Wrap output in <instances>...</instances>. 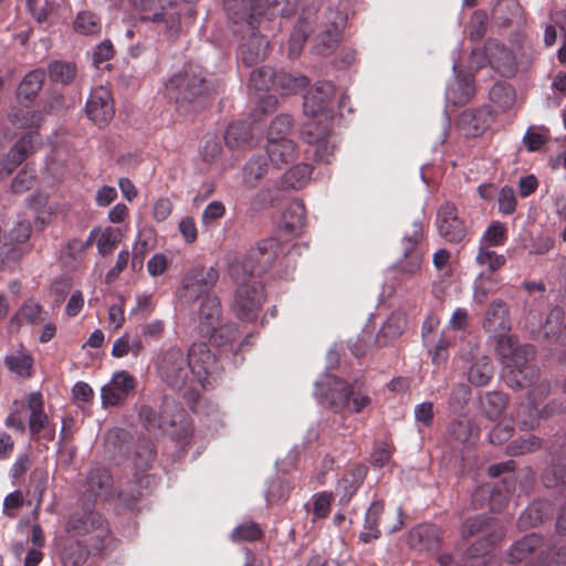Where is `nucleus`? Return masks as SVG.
<instances>
[{
  "instance_id": "nucleus-1",
  "label": "nucleus",
  "mask_w": 566,
  "mask_h": 566,
  "mask_svg": "<svg viewBox=\"0 0 566 566\" xmlns=\"http://www.w3.org/2000/svg\"><path fill=\"white\" fill-rule=\"evenodd\" d=\"M280 251L279 240L270 238L259 242L243 260L230 264L229 275L238 285L232 310L240 319L252 321L258 316L264 296L256 276L272 265Z\"/></svg>"
},
{
  "instance_id": "nucleus-2",
  "label": "nucleus",
  "mask_w": 566,
  "mask_h": 566,
  "mask_svg": "<svg viewBox=\"0 0 566 566\" xmlns=\"http://www.w3.org/2000/svg\"><path fill=\"white\" fill-rule=\"evenodd\" d=\"M492 338L497 355L504 360L502 377L507 386L515 389L533 386L538 378L537 369L531 364L535 356L534 346H517L516 339L507 334Z\"/></svg>"
},
{
  "instance_id": "nucleus-3",
  "label": "nucleus",
  "mask_w": 566,
  "mask_h": 566,
  "mask_svg": "<svg viewBox=\"0 0 566 566\" xmlns=\"http://www.w3.org/2000/svg\"><path fill=\"white\" fill-rule=\"evenodd\" d=\"M314 396L321 405L334 411L360 412L370 402L368 396L354 395L352 387L346 381L331 374L323 375L316 381Z\"/></svg>"
},
{
  "instance_id": "nucleus-4",
  "label": "nucleus",
  "mask_w": 566,
  "mask_h": 566,
  "mask_svg": "<svg viewBox=\"0 0 566 566\" xmlns=\"http://www.w3.org/2000/svg\"><path fill=\"white\" fill-rule=\"evenodd\" d=\"M207 92L205 71L199 65H187L174 74L165 86V93L177 106L191 104L197 97Z\"/></svg>"
},
{
  "instance_id": "nucleus-5",
  "label": "nucleus",
  "mask_w": 566,
  "mask_h": 566,
  "mask_svg": "<svg viewBox=\"0 0 566 566\" xmlns=\"http://www.w3.org/2000/svg\"><path fill=\"white\" fill-rule=\"evenodd\" d=\"M461 535L463 538L480 536V539L468 548L469 557L475 558L488 554L504 537V527L492 517L478 515L462 523Z\"/></svg>"
},
{
  "instance_id": "nucleus-6",
  "label": "nucleus",
  "mask_w": 566,
  "mask_h": 566,
  "mask_svg": "<svg viewBox=\"0 0 566 566\" xmlns=\"http://www.w3.org/2000/svg\"><path fill=\"white\" fill-rule=\"evenodd\" d=\"M159 378L172 389L185 387L195 389L191 380L190 363L187 354L178 347H170L163 352L156 361Z\"/></svg>"
},
{
  "instance_id": "nucleus-7",
  "label": "nucleus",
  "mask_w": 566,
  "mask_h": 566,
  "mask_svg": "<svg viewBox=\"0 0 566 566\" xmlns=\"http://www.w3.org/2000/svg\"><path fill=\"white\" fill-rule=\"evenodd\" d=\"M333 114L324 117H312L304 125L302 136L306 144L313 147L316 160L329 164L336 148L332 136Z\"/></svg>"
},
{
  "instance_id": "nucleus-8",
  "label": "nucleus",
  "mask_w": 566,
  "mask_h": 566,
  "mask_svg": "<svg viewBox=\"0 0 566 566\" xmlns=\"http://www.w3.org/2000/svg\"><path fill=\"white\" fill-rule=\"evenodd\" d=\"M200 333L210 335L216 345H222L232 340L234 326H221V306L218 296L208 294L201 301L199 310Z\"/></svg>"
},
{
  "instance_id": "nucleus-9",
  "label": "nucleus",
  "mask_w": 566,
  "mask_h": 566,
  "mask_svg": "<svg viewBox=\"0 0 566 566\" xmlns=\"http://www.w3.org/2000/svg\"><path fill=\"white\" fill-rule=\"evenodd\" d=\"M219 280V272L213 266L196 264L184 275L180 297L185 302H193L207 296Z\"/></svg>"
},
{
  "instance_id": "nucleus-10",
  "label": "nucleus",
  "mask_w": 566,
  "mask_h": 566,
  "mask_svg": "<svg viewBox=\"0 0 566 566\" xmlns=\"http://www.w3.org/2000/svg\"><path fill=\"white\" fill-rule=\"evenodd\" d=\"M192 385L206 388L219 371L216 355L206 343H193L188 353Z\"/></svg>"
},
{
  "instance_id": "nucleus-11",
  "label": "nucleus",
  "mask_w": 566,
  "mask_h": 566,
  "mask_svg": "<svg viewBox=\"0 0 566 566\" xmlns=\"http://www.w3.org/2000/svg\"><path fill=\"white\" fill-rule=\"evenodd\" d=\"M308 80L305 76L292 77L287 74H276L270 66H262L253 70L250 74L249 85L258 92L269 91L271 87L280 85L287 92H296L307 85Z\"/></svg>"
},
{
  "instance_id": "nucleus-12",
  "label": "nucleus",
  "mask_w": 566,
  "mask_h": 566,
  "mask_svg": "<svg viewBox=\"0 0 566 566\" xmlns=\"http://www.w3.org/2000/svg\"><path fill=\"white\" fill-rule=\"evenodd\" d=\"M436 223L439 234L448 242L459 243L467 235V227L452 202H444L440 206Z\"/></svg>"
},
{
  "instance_id": "nucleus-13",
  "label": "nucleus",
  "mask_w": 566,
  "mask_h": 566,
  "mask_svg": "<svg viewBox=\"0 0 566 566\" xmlns=\"http://www.w3.org/2000/svg\"><path fill=\"white\" fill-rule=\"evenodd\" d=\"M334 97V85L331 82H319L304 96V112L310 117H324L333 114L329 104Z\"/></svg>"
},
{
  "instance_id": "nucleus-14",
  "label": "nucleus",
  "mask_w": 566,
  "mask_h": 566,
  "mask_svg": "<svg viewBox=\"0 0 566 566\" xmlns=\"http://www.w3.org/2000/svg\"><path fill=\"white\" fill-rule=\"evenodd\" d=\"M135 388V378L126 370L117 371L111 381L101 390L104 407L117 406L123 402Z\"/></svg>"
},
{
  "instance_id": "nucleus-15",
  "label": "nucleus",
  "mask_w": 566,
  "mask_h": 566,
  "mask_svg": "<svg viewBox=\"0 0 566 566\" xmlns=\"http://www.w3.org/2000/svg\"><path fill=\"white\" fill-rule=\"evenodd\" d=\"M86 114L97 125L109 122L114 115L111 92L103 86L94 88L86 102Z\"/></svg>"
},
{
  "instance_id": "nucleus-16",
  "label": "nucleus",
  "mask_w": 566,
  "mask_h": 566,
  "mask_svg": "<svg viewBox=\"0 0 566 566\" xmlns=\"http://www.w3.org/2000/svg\"><path fill=\"white\" fill-rule=\"evenodd\" d=\"M275 2L277 0H224V8L233 22H247L252 25L254 17L261 14L266 6Z\"/></svg>"
},
{
  "instance_id": "nucleus-17",
  "label": "nucleus",
  "mask_w": 566,
  "mask_h": 566,
  "mask_svg": "<svg viewBox=\"0 0 566 566\" xmlns=\"http://www.w3.org/2000/svg\"><path fill=\"white\" fill-rule=\"evenodd\" d=\"M28 408L30 410L29 430L32 437L44 431L43 438L52 441L55 437L54 429H49V418L44 412V401L40 392H31L28 398Z\"/></svg>"
},
{
  "instance_id": "nucleus-18",
  "label": "nucleus",
  "mask_w": 566,
  "mask_h": 566,
  "mask_svg": "<svg viewBox=\"0 0 566 566\" xmlns=\"http://www.w3.org/2000/svg\"><path fill=\"white\" fill-rule=\"evenodd\" d=\"M483 328L491 337L503 336L511 329L509 308L502 300H494L489 305L483 321Z\"/></svg>"
},
{
  "instance_id": "nucleus-19",
  "label": "nucleus",
  "mask_w": 566,
  "mask_h": 566,
  "mask_svg": "<svg viewBox=\"0 0 566 566\" xmlns=\"http://www.w3.org/2000/svg\"><path fill=\"white\" fill-rule=\"evenodd\" d=\"M266 158L275 169L282 168L296 159L297 146L290 138L269 139L265 144Z\"/></svg>"
},
{
  "instance_id": "nucleus-20",
  "label": "nucleus",
  "mask_w": 566,
  "mask_h": 566,
  "mask_svg": "<svg viewBox=\"0 0 566 566\" xmlns=\"http://www.w3.org/2000/svg\"><path fill=\"white\" fill-rule=\"evenodd\" d=\"M442 542V531L437 525L423 524L412 528L409 543L419 549L437 552Z\"/></svg>"
},
{
  "instance_id": "nucleus-21",
  "label": "nucleus",
  "mask_w": 566,
  "mask_h": 566,
  "mask_svg": "<svg viewBox=\"0 0 566 566\" xmlns=\"http://www.w3.org/2000/svg\"><path fill=\"white\" fill-rule=\"evenodd\" d=\"M367 474V468L364 465H354L347 470L336 485V494L340 503H348L352 496L361 485Z\"/></svg>"
},
{
  "instance_id": "nucleus-22",
  "label": "nucleus",
  "mask_w": 566,
  "mask_h": 566,
  "mask_svg": "<svg viewBox=\"0 0 566 566\" xmlns=\"http://www.w3.org/2000/svg\"><path fill=\"white\" fill-rule=\"evenodd\" d=\"M46 312L33 300H27L10 319V328L18 331L21 325H36L45 322Z\"/></svg>"
},
{
  "instance_id": "nucleus-23",
  "label": "nucleus",
  "mask_w": 566,
  "mask_h": 566,
  "mask_svg": "<svg viewBox=\"0 0 566 566\" xmlns=\"http://www.w3.org/2000/svg\"><path fill=\"white\" fill-rule=\"evenodd\" d=\"M474 95V83L472 75H458L446 92L447 99L453 105H464Z\"/></svg>"
},
{
  "instance_id": "nucleus-24",
  "label": "nucleus",
  "mask_w": 566,
  "mask_h": 566,
  "mask_svg": "<svg viewBox=\"0 0 566 566\" xmlns=\"http://www.w3.org/2000/svg\"><path fill=\"white\" fill-rule=\"evenodd\" d=\"M90 523L93 528V533L87 539V546L94 553H102L109 548L113 537L109 534L107 525L104 524L102 516L99 514H93L90 517Z\"/></svg>"
},
{
  "instance_id": "nucleus-25",
  "label": "nucleus",
  "mask_w": 566,
  "mask_h": 566,
  "mask_svg": "<svg viewBox=\"0 0 566 566\" xmlns=\"http://www.w3.org/2000/svg\"><path fill=\"white\" fill-rule=\"evenodd\" d=\"M542 546L543 538L541 536L534 533L528 534L512 545L507 554V562L510 564H518Z\"/></svg>"
},
{
  "instance_id": "nucleus-26",
  "label": "nucleus",
  "mask_w": 566,
  "mask_h": 566,
  "mask_svg": "<svg viewBox=\"0 0 566 566\" xmlns=\"http://www.w3.org/2000/svg\"><path fill=\"white\" fill-rule=\"evenodd\" d=\"M268 44L269 42L263 35L253 32L249 40L240 46L242 62L251 66L263 60Z\"/></svg>"
},
{
  "instance_id": "nucleus-27",
  "label": "nucleus",
  "mask_w": 566,
  "mask_h": 566,
  "mask_svg": "<svg viewBox=\"0 0 566 566\" xmlns=\"http://www.w3.org/2000/svg\"><path fill=\"white\" fill-rule=\"evenodd\" d=\"M384 513V504L380 501H375L368 507L364 528L359 534V539L364 543H369L373 539H377L380 536L379 520Z\"/></svg>"
},
{
  "instance_id": "nucleus-28",
  "label": "nucleus",
  "mask_w": 566,
  "mask_h": 566,
  "mask_svg": "<svg viewBox=\"0 0 566 566\" xmlns=\"http://www.w3.org/2000/svg\"><path fill=\"white\" fill-rule=\"evenodd\" d=\"M522 17V8L517 0H500L492 9V19L500 27L511 25Z\"/></svg>"
},
{
  "instance_id": "nucleus-29",
  "label": "nucleus",
  "mask_w": 566,
  "mask_h": 566,
  "mask_svg": "<svg viewBox=\"0 0 566 566\" xmlns=\"http://www.w3.org/2000/svg\"><path fill=\"white\" fill-rule=\"evenodd\" d=\"M168 411V406H165L161 413L158 416L157 412L148 406H143L139 410V418L144 424V427L148 431H154L156 429L161 431H167L168 429L175 427L176 420L172 417H166L165 413Z\"/></svg>"
},
{
  "instance_id": "nucleus-30",
  "label": "nucleus",
  "mask_w": 566,
  "mask_h": 566,
  "mask_svg": "<svg viewBox=\"0 0 566 566\" xmlns=\"http://www.w3.org/2000/svg\"><path fill=\"white\" fill-rule=\"evenodd\" d=\"M265 156L252 157L243 168V182L249 188H255L268 175L270 166Z\"/></svg>"
},
{
  "instance_id": "nucleus-31",
  "label": "nucleus",
  "mask_w": 566,
  "mask_h": 566,
  "mask_svg": "<svg viewBox=\"0 0 566 566\" xmlns=\"http://www.w3.org/2000/svg\"><path fill=\"white\" fill-rule=\"evenodd\" d=\"M252 128L245 122L232 123L224 133L226 145L231 149L242 148L252 140Z\"/></svg>"
},
{
  "instance_id": "nucleus-32",
  "label": "nucleus",
  "mask_w": 566,
  "mask_h": 566,
  "mask_svg": "<svg viewBox=\"0 0 566 566\" xmlns=\"http://www.w3.org/2000/svg\"><path fill=\"white\" fill-rule=\"evenodd\" d=\"M494 374V367L491 359L485 356H479L468 370V380L474 386H485L490 382Z\"/></svg>"
},
{
  "instance_id": "nucleus-33",
  "label": "nucleus",
  "mask_w": 566,
  "mask_h": 566,
  "mask_svg": "<svg viewBox=\"0 0 566 566\" xmlns=\"http://www.w3.org/2000/svg\"><path fill=\"white\" fill-rule=\"evenodd\" d=\"M33 151L34 144L32 135H27L19 139L8 153L6 164L8 172H11Z\"/></svg>"
},
{
  "instance_id": "nucleus-34",
  "label": "nucleus",
  "mask_w": 566,
  "mask_h": 566,
  "mask_svg": "<svg viewBox=\"0 0 566 566\" xmlns=\"http://www.w3.org/2000/svg\"><path fill=\"white\" fill-rule=\"evenodd\" d=\"M112 484V476L106 469L96 468L87 475V491L95 497H106Z\"/></svg>"
},
{
  "instance_id": "nucleus-35",
  "label": "nucleus",
  "mask_w": 566,
  "mask_h": 566,
  "mask_svg": "<svg viewBox=\"0 0 566 566\" xmlns=\"http://www.w3.org/2000/svg\"><path fill=\"white\" fill-rule=\"evenodd\" d=\"M499 285V276L492 273L481 272L473 283V300L482 304L489 295L496 292Z\"/></svg>"
},
{
  "instance_id": "nucleus-36",
  "label": "nucleus",
  "mask_w": 566,
  "mask_h": 566,
  "mask_svg": "<svg viewBox=\"0 0 566 566\" xmlns=\"http://www.w3.org/2000/svg\"><path fill=\"white\" fill-rule=\"evenodd\" d=\"M405 329V318L402 315L394 313L382 324L377 335V340L380 346H385L388 343L398 338Z\"/></svg>"
},
{
  "instance_id": "nucleus-37",
  "label": "nucleus",
  "mask_w": 566,
  "mask_h": 566,
  "mask_svg": "<svg viewBox=\"0 0 566 566\" xmlns=\"http://www.w3.org/2000/svg\"><path fill=\"white\" fill-rule=\"evenodd\" d=\"M282 220L289 231H297L303 228L306 220V211L303 202L292 201L283 212Z\"/></svg>"
},
{
  "instance_id": "nucleus-38",
  "label": "nucleus",
  "mask_w": 566,
  "mask_h": 566,
  "mask_svg": "<svg viewBox=\"0 0 566 566\" xmlns=\"http://www.w3.org/2000/svg\"><path fill=\"white\" fill-rule=\"evenodd\" d=\"M475 262L479 266H483L486 271L484 273L495 274L506 263L503 254H499L486 245H480L475 255Z\"/></svg>"
},
{
  "instance_id": "nucleus-39",
  "label": "nucleus",
  "mask_w": 566,
  "mask_h": 566,
  "mask_svg": "<svg viewBox=\"0 0 566 566\" xmlns=\"http://www.w3.org/2000/svg\"><path fill=\"white\" fill-rule=\"evenodd\" d=\"M506 403L505 395L497 391L486 392L484 397L481 398V408L490 420L499 419Z\"/></svg>"
},
{
  "instance_id": "nucleus-40",
  "label": "nucleus",
  "mask_w": 566,
  "mask_h": 566,
  "mask_svg": "<svg viewBox=\"0 0 566 566\" xmlns=\"http://www.w3.org/2000/svg\"><path fill=\"white\" fill-rule=\"evenodd\" d=\"M312 166L308 164H298L290 168L283 176V185L287 188L300 189L311 179Z\"/></svg>"
},
{
  "instance_id": "nucleus-41",
  "label": "nucleus",
  "mask_w": 566,
  "mask_h": 566,
  "mask_svg": "<svg viewBox=\"0 0 566 566\" xmlns=\"http://www.w3.org/2000/svg\"><path fill=\"white\" fill-rule=\"evenodd\" d=\"M90 552L80 542L67 543L60 556L62 566H81L83 565Z\"/></svg>"
},
{
  "instance_id": "nucleus-42",
  "label": "nucleus",
  "mask_w": 566,
  "mask_h": 566,
  "mask_svg": "<svg viewBox=\"0 0 566 566\" xmlns=\"http://www.w3.org/2000/svg\"><path fill=\"white\" fill-rule=\"evenodd\" d=\"M74 30L84 35H94L102 29L101 19L91 11L78 12L74 20Z\"/></svg>"
},
{
  "instance_id": "nucleus-43",
  "label": "nucleus",
  "mask_w": 566,
  "mask_h": 566,
  "mask_svg": "<svg viewBox=\"0 0 566 566\" xmlns=\"http://www.w3.org/2000/svg\"><path fill=\"white\" fill-rule=\"evenodd\" d=\"M339 39L340 33L336 27L327 29L317 35L313 50L319 55H328L336 49Z\"/></svg>"
},
{
  "instance_id": "nucleus-44",
  "label": "nucleus",
  "mask_w": 566,
  "mask_h": 566,
  "mask_svg": "<svg viewBox=\"0 0 566 566\" xmlns=\"http://www.w3.org/2000/svg\"><path fill=\"white\" fill-rule=\"evenodd\" d=\"M45 78V73L43 70L38 69L28 73L19 86V94L24 96L25 98H30L36 95L42 88L43 82Z\"/></svg>"
},
{
  "instance_id": "nucleus-45",
  "label": "nucleus",
  "mask_w": 566,
  "mask_h": 566,
  "mask_svg": "<svg viewBox=\"0 0 566 566\" xmlns=\"http://www.w3.org/2000/svg\"><path fill=\"white\" fill-rule=\"evenodd\" d=\"M6 366L19 376L29 377L33 365L31 355L25 353L12 354L6 357Z\"/></svg>"
},
{
  "instance_id": "nucleus-46",
  "label": "nucleus",
  "mask_w": 566,
  "mask_h": 566,
  "mask_svg": "<svg viewBox=\"0 0 566 566\" xmlns=\"http://www.w3.org/2000/svg\"><path fill=\"white\" fill-rule=\"evenodd\" d=\"M506 241V228L499 221L492 222L483 233L480 245L502 247Z\"/></svg>"
},
{
  "instance_id": "nucleus-47",
  "label": "nucleus",
  "mask_w": 566,
  "mask_h": 566,
  "mask_svg": "<svg viewBox=\"0 0 566 566\" xmlns=\"http://www.w3.org/2000/svg\"><path fill=\"white\" fill-rule=\"evenodd\" d=\"M50 78L59 83H70L76 75V67L70 62L55 61L49 65Z\"/></svg>"
},
{
  "instance_id": "nucleus-48",
  "label": "nucleus",
  "mask_w": 566,
  "mask_h": 566,
  "mask_svg": "<svg viewBox=\"0 0 566 566\" xmlns=\"http://www.w3.org/2000/svg\"><path fill=\"white\" fill-rule=\"evenodd\" d=\"M262 536L260 525L253 521H245L238 525L231 533L233 542L256 541Z\"/></svg>"
},
{
  "instance_id": "nucleus-49",
  "label": "nucleus",
  "mask_w": 566,
  "mask_h": 566,
  "mask_svg": "<svg viewBox=\"0 0 566 566\" xmlns=\"http://www.w3.org/2000/svg\"><path fill=\"white\" fill-rule=\"evenodd\" d=\"M375 344H378L371 328H364L355 342L349 344V349L356 357L364 356Z\"/></svg>"
},
{
  "instance_id": "nucleus-50",
  "label": "nucleus",
  "mask_w": 566,
  "mask_h": 566,
  "mask_svg": "<svg viewBox=\"0 0 566 566\" xmlns=\"http://www.w3.org/2000/svg\"><path fill=\"white\" fill-rule=\"evenodd\" d=\"M501 495V488H492L490 485H482L478 488L472 494V504L475 509H481L490 501L492 507L496 506V499Z\"/></svg>"
},
{
  "instance_id": "nucleus-51",
  "label": "nucleus",
  "mask_w": 566,
  "mask_h": 566,
  "mask_svg": "<svg viewBox=\"0 0 566 566\" xmlns=\"http://www.w3.org/2000/svg\"><path fill=\"white\" fill-rule=\"evenodd\" d=\"M291 129V117L289 115H279L276 116L272 122L268 130V137L269 139H283L287 138V134Z\"/></svg>"
},
{
  "instance_id": "nucleus-52",
  "label": "nucleus",
  "mask_w": 566,
  "mask_h": 566,
  "mask_svg": "<svg viewBox=\"0 0 566 566\" xmlns=\"http://www.w3.org/2000/svg\"><path fill=\"white\" fill-rule=\"evenodd\" d=\"M539 439L534 436H530L527 438H520L512 441L507 446V452L511 455L524 454L537 450L539 448Z\"/></svg>"
},
{
  "instance_id": "nucleus-53",
  "label": "nucleus",
  "mask_w": 566,
  "mask_h": 566,
  "mask_svg": "<svg viewBox=\"0 0 566 566\" xmlns=\"http://www.w3.org/2000/svg\"><path fill=\"white\" fill-rule=\"evenodd\" d=\"M135 483L138 485L136 489H123L118 494L119 501L130 507L133 506L143 495L142 485L148 483V476L136 474Z\"/></svg>"
},
{
  "instance_id": "nucleus-54",
  "label": "nucleus",
  "mask_w": 566,
  "mask_h": 566,
  "mask_svg": "<svg viewBox=\"0 0 566 566\" xmlns=\"http://www.w3.org/2000/svg\"><path fill=\"white\" fill-rule=\"evenodd\" d=\"M118 241V234L112 229L99 232L96 242L98 253L102 255L112 253L117 247Z\"/></svg>"
},
{
  "instance_id": "nucleus-55",
  "label": "nucleus",
  "mask_w": 566,
  "mask_h": 566,
  "mask_svg": "<svg viewBox=\"0 0 566 566\" xmlns=\"http://www.w3.org/2000/svg\"><path fill=\"white\" fill-rule=\"evenodd\" d=\"M449 436L454 441L464 444L470 442L472 437V428L469 421L458 420L450 424Z\"/></svg>"
},
{
  "instance_id": "nucleus-56",
  "label": "nucleus",
  "mask_w": 566,
  "mask_h": 566,
  "mask_svg": "<svg viewBox=\"0 0 566 566\" xmlns=\"http://www.w3.org/2000/svg\"><path fill=\"white\" fill-rule=\"evenodd\" d=\"M421 262V256L418 253L405 251V259L400 260L395 269L400 273L413 275L420 270Z\"/></svg>"
},
{
  "instance_id": "nucleus-57",
  "label": "nucleus",
  "mask_w": 566,
  "mask_h": 566,
  "mask_svg": "<svg viewBox=\"0 0 566 566\" xmlns=\"http://www.w3.org/2000/svg\"><path fill=\"white\" fill-rule=\"evenodd\" d=\"M548 139L547 130L544 128H530L523 142L530 151L538 150Z\"/></svg>"
},
{
  "instance_id": "nucleus-58",
  "label": "nucleus",
  "mask_w": 566,
  "mask_h": 566,
  "mask_svg": "<svg viewBox=\"0 0 566 566\" xmlns=\"http://www.w3.org/2000/svg\"><path fill=\"white\" fill-rule=\"evenodd\" d=\"M95 514L94 512L86 513L84 515H73L69 523V531H73L75 535L92 534L93 528L91 527L90 517Z\"/></svg>"
},
{
  "instance_id": "nucleus-59",
  "label": "nucleus",
  "mask_w": 566,
  "mask_h": 566,
  "mask_svg": "<svg viewBox=\"0 0 566 566\" xmlns=\"http://www.w3.org/2000/svg\"><path fill=\"white\" fill-rule=\"evenodd\" d=\"M423 237L422 222L416 220L411 223L410 229L403 235V244L406 252L413 251L415 247L420 242Z\"/></svg>"
},
{
  "instance_id": "nucleus-60",
  "label": "nucleus",
  "mask_w": 566,
  "mask_h": 566,
  "mask_svg": "<svg viewBox=\"0 0 566 566\" xmlns=\"http://www.w3.org/2000/svg\"><path fill=\"white\" fill-rule=\"evenodd\" d=\"M222 151L221 144L214 136H206L201 146V157L205 161H213L220 157Z\"/></svg>"
},
{
  "instance_id": "nucleus-61",
  "label": "nucleus",
  "mask_w": 566,
  "mask_h": 566,
  "mask_svg": "<svg viewBox=\"0 0 566 566\" xmlns=\"http://www.w3.org/2000/svg\"><path fill=\"white\" fill-rule=\"evenodd\" d=\"M35 180V174L32 170L22 169L12 180V191L21 193L29 190Z\"/></svg>"
},
{
  "instance_id": "nucleus-62",
  "label": "nucleus",
  "mask_w": 566,
  "mask_h": 566,
  "mask_svg": "<svg viewBox=\"0 0 566 566\" xmlns=\"http://www.w3.org/2000/svg\"><path fill=\"white\" fill-rule=\"evenodd\" d=\"M516 208V198L513 188L503 187L499 193V210L503 214H511Z\"/></svg>"
},
{
  "instance_id": "nucleus-63",
  "label": "nucleus",
  "mask_w": 566,
  "mask_h": 566,
  "mask_svg": "<svg viewBox=\"0 0 566 566\" xmlns=\"http://www.w3.org/2000/svg\"><path fill=\"white\" fill-rule=\"evenodd\" d=\"M332 503V493L323 492L313 497V515L315 518H324L328 515Z\"/></svg>"
},
{
  "instance_id": "nucleus-64",
  "label": "nucleus",
  "mask_w": 566,
  "mask_h": 566,
  "mask_svg": "<svg viewBox=\"0 0 566 566\" xmlns=\"http://www.w3.org/2000/svg\"><path fill=\"white\" fill-rule=\"evenodd\" d=\"M306 41V31L302 25L294 29L289 41V56L295 59L300 55Z\"/></svg>"
}]
</instances>
